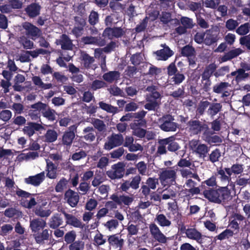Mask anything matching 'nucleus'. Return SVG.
<instances>
[{
  "instance_id": "52",
  "label": "nucleus",
  "mask_w": 250,
  "mask_h": 250,
  "mask_svg": "<svg viewBox=\"0 0 250 250\" xmlns=\"http://www.w3.org/2000/svg\"><path fill=\"white\" fill-rule=\"evenodd\" d=\"M99 15L97 12L92 10L88 16V22L92 26H94L99 22Z\"/></svg>"
},
{
  "instance_id": "40",
  "label": "nucleus",
  "mask_w": 250,
  "mask_h": 250,
  "mask_svg": "<svg viewBox=\"0 0 250 250\" xmlns=\"http://www.w3.org/2000/svg\"><path fill=\"white\" fill-rule=\"evenodd\" d=\"M241 53L242 51L240 48L231 50L222 57L221 60L223 62H227L237 57Z\"/></svg>"
},
{
  "instance_id": "12",
  "label": "nucleus",
  "mask_w": 250,
  "mask_h": 250,
  "mask_svg": "<svg viewBox=\"0 0 250 250\" xmlns=\"http://www.w3.org/2000/svg\"><path fill=\"white\" fill-rule=\"evenodd\" d=\"M125 33V31L122 27H106L103 33V36L112 40L114 38H119Z\"/></svg>"
},
{
  "instance_id": "32",
  "label": "nucleus",
  "mask_w": 250,
  "mask_h": 250,
  "mask_svg": "<svg viewBox=\"0 0 250 250\" xmlns=\"http://www.w3.org/2000/svg\"><path fill=\"white\" fill-rule=\"evenodd\" d=\"M240 66L241 68L237 69V75L235 78V80L237 83L244 80L249 77V73L245 72L246 71H250V70L246 68V62H241L240 63Z\"/></svg>"
},
{
  "instance_id": "17",
  "label": "nucleus",
  "mask_w": 250,
  "mask_h": 250,
  "mask_svg": "<svg viewBox=\"0 0 250 250\" xmlns=\"http://www.w3.org/2000/svg\"><path fill=\"white\" fill-rule=\"evenodd\" d=\"M45 173L41 172L34 176H30L24 179V182L28 185H31L34 187H38L45 179Z\"/></svg>"
},
{
  "instance_id": "2",
  "label": "nucleus",
  "mask_w": 250,
  "mask_h": 250,
  "mask_svg": "<svg viewBox=\"0 0 250 250\" xmlns=\"http://www.w3.org/2000/svg\"><path fill=\"white\" fill-rule=\"evenodd\" d=\"M174 117L170 114H166L158 119L157 124L161 130L165 132L175 131L177 124L173 122Z\"/></svg>"
},
{
  "instance_id": "15",
  "label": "nucleus",
  "mask_w": 250,
  "mask_h": 250,
  "mask_svg": "<svg viewBox=\"0 0 250 250\" xmlns=\"http://www.w3.org/2000/svg\"><path fill=\"white\" fill-rule=\"evenodd\" d=\"M61 212L64 216L66 225L73 226L75 228H82L83 225L81 220L78 219L72 214L67 213L65 210H62Z\"/></svg>"
},
{
  "instance_id": "13",
  "label": "nucleus",
  "mask_w": 250,
  "mask_h": 250,
  "mask_svg": "<svg viewBox=\"0 0 250 250\" xmlns=\"http://www.w3.org/2000/svg\"><path fill=\"white\" fill-rule=\"evenodd\" d=\"M198 142L197 140H192L190 142L191 148L200 157L205 158L209 150V148L206 144H198Z\"/></svg>"
},
{
  "instance_id": "48",
  "label": "nucleus",
  "mask_w": 250,
  "mask_h": 250,
  "mask_svg": "<svg viewBox=\"0 0 250 250\" xmlns=\"http://www.w3.org/2000/svg\"><path fill=\"white\" fill-rule=\"evenodd\" d=\"M221 156V153L220 150L219 148H215L209 155L208 160L211 163H214L219 161Z\"/></svg>"
},
{
  "instance_id": "29",
  "label": "nucleus",
  "mask_w": 250,
  "mask_h": 250,
  "mask_svg": "<svg viewBox=\"0 0 250 250\" xmlns=\"http://www.w3.org/2000/svg\"><path fill=\"white\" fill-rule=\"evenodd\" d=\"M217 67V65L215 63H211L207 65L201 74L202 82H204V80H210V77L214 75Z\"/></svg>"
},
{
  "instance_id": "27",
  "label": "nucleus",
  "mask_w": 250,
  "mask_h": 250,
  "mask_svg": "<svg viewBox=\"0 0 250 250\" xmlns=\"http://www.w3.org/2000/svg\"><path fill=\"white\" fill-rule=\"evenodd\" d=\"M46 226V221L42 219H34L30 221V228L33 233L43 229Z\"/></svg>"
},
{
  "instance_id": "43",
  "label": "nucleus",
  "mask_w": 250,
  "mask_h": 250,
  "mask_svg": "<svg viewBox=\"0 0 250 250\" xmlns=\"http://www.w3.org/2000/svg\"><path fill=\"white\" fill-rule=\"evenodd\" d=\"M155 220L161 227H169L171 223V221L168 220L163 214H159L156 215Z\"/></svg>"
},
{
  "instance_id": "8",
  "label": "nucleus",
  "mask_w": 250,
  "mask_h": 250,
  "mask_svg": "<svg viewBox=\"0 0 250 250\" xmlns=\"http://www.w3.org/2000/svg\"><path fill=\"white\" fill-rule=\"evenodd\" d=\"M125 164L123 162H118L112 165L113 170L107 171V176L112 180L122 178L125 174Z\"/></svg>"
},
{
  "instance_id": "57",
  "label": "nucleus",
  "mask_w": 250,
  "mask_h": 250,
  "mask_svg": "<svg viewBox=\"0 0 250 250\" xmlns=\"http://www.w3.org/2000/svg\"><path fill=\"white\" fill-rule=\"evenodd\" d=\"M222 122V119L219 117L210 123L211 128L213 131H219L221 129Z\"/></svg>"
},
{
  "instance_id": "28",
  "label": "nucleus",
  "mask_w": 250,
  "mask_h": 250,
  "mask_svg": "<svg viewBox=\"0 0 250 250\" xmlns=\"http://www.w3.org/2000/svg\"><path fill=\"white\" fill-rule=\"evenodd\" d=\"M80 59L81 61V64L87 69L92 68V65L95 62L93 57L90 56L84 51L81 52Z\"/></svg>"
},
{
  "instance_id": "20",
  "label": "nucleus",
  "mask_w": 250,
  "mask_h": 250,
  "mask_svg": "<svg viewBox=\"0 0 250 250\" xmlns=\"http://www.w3.org/2000/svg\"><path fill=\"white\" fill-rule=\"evenodd\" d=\"M214 132L212 131L207 130L204 131V140L208 144H214L215 146H219L222 142L223 140L221 137L217 135H214Z\"/></svg>"
},
{
  "instance_id": "55",
  "label": "nucleus",
  "mask_w": 250,
  "mask_h": 250,
  "mask_svg": "<svg viewBox=\"0 0 250 250\" xmlns=\"http://www.w3.org/2000/svg\"><path fill=\"white\" fill-rule=\"evenodd\" d=\"M76 234L74 230L67 232L64 236V240L67 244H71L75 241Z\"/></svg>"
},
{
  "instance_id": "36",
  "label": "nucleus",
  "mask_w": 250,
  "mask_h": 250,
  "mask_svg": "<svg viewBox=\"0 0 250 250\" xmlns=\"http://www.w3.org/2000/svg\"><path fill=\"white\" fill-rule=\"evenodd\" d=\"M176 178V173L174 170L166 169L163 170L160 175V179L162 181L170 180L174 181Z\"/></svg>"
},
{
  "instance_id": "7",
  "label": "nucleus",
  "mask_w": 250,
  "mask_h": 250,
  "mask_svg": "<svg viewBox=\"0 0 250 250\" xmlns=\"http://www.w3.org/2000/svg\"><path fill=\"white\" fill-rule=\"evenodd\" d=\"M107 140L104 146V149L110 150L116 147L121 146L124 143V137L121 133H112L107 137Z\"/></svg>"
},
{
  "instance_id": "3",
  "label": "nucleus",
  "mask_w": 250,
  "mask_h": 250,
  "mask_svg": "<svg viewBox=\"0 0 250 250\" xmlns=\"http://www.w3.org/2000/svg\"><path fill=\"white\" fill-rule=\"evenodd\" d=\"M167 73L170 77V81L172 84L179 85L185 80L184 74L178 71L175 62L170 63L167 67Z\"/></svg>"
},
{
  "instance_id": "41",
  "label": "nucleus",
  "mask_w": 250,
  "mask_h": 250,
  "mask_svg": "<svg viewBox=\"0 0 250 250\" xmlns=\"http://www.w3.org/2000/svg\"><path fill=\"white\" fill-rule=\"evenodd\" d=\"M235 234H236V233H235L231 229H227L219 235L216 236L214 239V240H219L220 241L229 239Z\"/></svg>"
},
{
  "instance_id": "21",
  "label": "nucleus",
  "mask_w": 250,
  "mask_h": 250,
  "mask_svg": "<svg viewBox=\"0 0 250 250\" xmlns=\"http://www.w3.org/2000/svg\"><path fill=\"white\" fill-rule=\"evenodd\" d=\"M43 129L41 124L35 122H28L26 126L23 128V132L24 134L28 137H31L35 133V131H40Z\"/></svg>"
},
{
  "instance_id": "49",
  "label": "nucleus",
  "mask_w": 250,
  "mask_h": 250,
  "mask_svg": "<svg viewBox=\"0 0 250 250\" xmlns=\"http://www.w3.org/2000/svg\"><path fill=\"white\" fill-rule=\"evenodd\" d=\"M229 85L227 82H221L214 85L213 87V91L214 93L220 94L222 93Z\"/></svg>"
},
{
  "instance_id": "23",
  "label": "nucleus",
  "mask_w": 250,
  "mask_h": 250,
  "mask_svg": "<svg viewBox=\"0 0 250 250\" xmlns=\"http://www.w3.org/2000/svg\"><path fill=\"white\" fill-rule=\"evenodd\" d=\"M81 42L84 44H94L100 46H104L106 42L100 37L85 36L81 39Z\"/></svg>"
},
{
  "instance_id": "30",
  "label": "nucleus",
  "mask_w": 250,
  "mask_h": 250,
  "mask_svg": "<svg viewBox=\"0 0 250 250\" xmlns=\"http://www.w3.org/2000/svg\"><path fill=\"white\" fill-rule=\"evenodd\" d=\"M222 107L221 103L210 102L209 106L206 111L207 114L213 118L222 110Z\"/></svg>"
},
{
  "instance_id": "64",
  "label": "nucleus",
  "mask_w": 250,
  "mask_h": 250,
  "mask_svg": "<svg viewBox=\"0 0 250 250\" xmlns=\"http://www.w3.org/2000/svg\"><path fill=\"white\" fill-rule=\"evenodd\" d=\"M67 184V181L66 179L62 177L57 184L55 186V189L57 192H62L66 186Z\"/></svg>"
},
{
  "instance_id": "5",
  "label": "nucleus",
  "mask_w": 250,
  "mask_h": 250,
  "mask_svg": "<svg viewBox=\"0 0 250 250\" xmlns=\"http://www.w3.org/2000/svg\"><path fill=\"white\" fill-rule=\"evenodd\" d=\"M22 28L26 37L33 41L36 40L42 35V30L31 22L23 23Z\"/></svg>"
},
{
  "instance_id": "33",
  "label": "nucleus",
  "mask_w": 250,
  "mask_h": 250,
  "mask_svg": "<svg viewBox=\"0 0 250 250\" xmlns=\"http://www.w3.org/2000/svg\"><path fill=\"white\" fill-rule=\"evenodd\" d=\"M75 137V134L73 130L65 131L62 137V144L63 146H70Z\"/></svg>"
},
{
  "instance_id": "16",
  "label": "nucleus",
  "mask_w": 250,
  "mask_h": 250,
  "mask_svg": "<svg viewBox=\"0 0 250 250\" xmlns=\"http://www.w3.org/2000/svg\"><path fill=\"white\" fill-rule=\"evenodd\" d=\"M56 43L57 45H60L61 48L64 50H72L73 47L72 41L70 39L68 35L63 34H62L60 39L56 40Z\"/></svg>"
},
{
  "instance_id": "34",
  "label": "nucleus",
  "mask_w": 250,
  "mask_h": 250,
  "mask_svg": "<svg viewBox=\"0 0 250 250\" xmlns=\"http://www.w3.org/2000/svg\"><path fill=\"white\" fill-rule=\"evenodd\" d=\"M46 163V177L51 179H56L57 176V166L51 161H47Z\"/></svg>"
},
{
  "instance_id": "24",
  "label": "nucleus",
  "mask_w": 250,
  "mask_h": 250,
  "mask_svg": "<svg viewBox=\"0 0 250 250\" xmlns=\"http://www.w3.org/2000/svg\"><path fill=\"white\" fill-rule=\"evenodd\" d=\"M162 143L163 145H167V150L172 152H176L181 147L179 144L175 141L174 136L162 139Z\"/></svg>"
},
{
  "instance_id": "54",
  "label": "nucleus",
  "mask_w": 250,
  "mask_h": 250,
  "mask_svg": "<svg viewBox=\"0 0 250 250\" xmlns=\"http://www.w3.org/2000/svg\"><path fill=\"white\" fill-rule=\"evenodd\" d=\"M84 243L82 240L75 241L68 246L69 250H84Z\"/></svg>"
},
{
  "instance_id": "6",
  "label": "nucleus",
  "mask_w": 250,
  "mask_h": 250,
  "mask_svg": "<svg viewBox=\"0 0 250 250\" xmlns=\"http://www.w3.org/2000/svg\"><path fill=\"white\" fill-rule=\"evenodd\" d=\"M246 223V218L239 213H233L229 218L228 227L236 234L240 231L241 223Z\"/></svg>"
},
{
  "instance_id": "22",
  "label": "nucleus",
  "mask_w": 250,
  "mask_h": 250,
  "mask_svg": "<svg viewBox=\"0 0 250 250\" xmlns=\"http://www.w3.org/2000/svg\"><path fill=\"white\" fill-rule=\"evenodd\" d=\"M134 138L132 136H126L125 139H124V143L123 145L127 147L128 150L130 152H135L138 150H142L143 147L138 143L133 144Z\"/></svg>"
},
{
  "instance_id": "53",
  "label": "nucleus",
  "mask_w": 250,
  "mask_h": 250,
  "mask_svg": "<svg viewBox=\"0 0 250 250\" xmlns=\"http://www.w3.org/2000/svg\"><path fill=\"white\" fill-rule=\"evenodd\" d=\"M250 30V23L246 22L237 28L236 32L240 35H245L248 33Z\"/></svg>"
},
{
  "instance_id": "35",
  "label": "nucleus",
  "mask_w": 250,
  "mask_h": 250,
  "mask_svg": "<svg viewBox=\"0 0 250 250\" xmlns=\"http://www.w3.org/2000/svg\"><path fill=\"white\" fill-rule=\"evenodd\" d=\"M225 170L227 175L231 176L233 173L235 175L241 174L244 170V167L242 164H235L232 165L230 168L225 167Z\"/></svg>"
},
{
  "instance_id": "44",
  "label": "nucleus",
  "mask_w": 250,
  "mask_h": 250,
  "mask_svg": "<svg viewBox=\"0 0 250 250\" xmlns=\"http://www.w3.org/2000/svg\"><path fill=\"white\" fill-rule=\"evenodd\" d=\"M195 53V49L189 45H185L181 49V54L182 56L188 58L194 56Z\"/></svg>"
},
{
  "instance_id": "56",
  "label": "nucleus",
  "mask_w": 250,
  "mask_h": 250,
  "mask_svg": "<svg viewBox=\"0 0 250 250\" xmlns=\"http://www.w3.org/2000/svg\"><path fill=\"white\" fill-rule=\"evenodd\" d=\"M130 61L131 64H133L134 66L139 65L143 61L141 53H136L133 54L130 58Z\"/></svg>"
},
{
  "instance_id": "9",
  "label": "nucleus",
  "mask_w": 250,
  "mask_h": 250,
  "mask_svg": "<svg viewBox=\"0 0 250 250\" xmlns=\"http://www.w3.org/2000/svg\"><path fill=\"white\" fill-rule=\"evenodd\" d=\"M189 132L193 135L200 134L202 131L208 130V125L203 123L198 120H190L187 123Z\"/></svg>"
},
{
  "instance_id": "11",
  "label": "nucleus",
  "mask_w": 250,
  "mask_h": 250,
  "mask_svg": "<svg viewBox=\"0 0 250 250\" xmlns=\"http://www.w3.org/2000/svg\"><path fill=\"white\" fill-rule=\"evenodd\" d=\"M149 228L152 237L159 243L166 244L167 240L169 239L168 237H167L162 232L159 227L155 224H150Z\"/></svg>"
},
{
  "instance_id": "10",
  "label": "nucleus",
  "mask_w": 250,
  "mask_h": 250,
  "mask_svg": "<svg viewBox=\"0 0 250 250\" xmlns=\"http://www.w3.org/2000/svg\"><path fill=\"white\" fill-rule=\"evenodd\" d=\"M74 26L72 30V33L76 38L83 35L86 24V19L82 17L75 16L74 17Z\"/></svg>"
},
{
  "instance_id": "50",
  "label": "nucleus",
  "mask_w": 250,
  "mask_h": 250,
  "mask_svg": "<svg viewBox=\"0 0 250 250\" xmlns=\"http://www.w3.org/2000/svg\"><path fill=\"white\" fill-rule=\"evenodd\" d=\"M207 32H208V33H207L205 35L204 43L209 46L215 43L217 41V39L216 36L210 33L209 30H207Z\"/></svg>"
},
{
  "instance_id": "37",
  "label": "nucleus",
  "mask_w": 250,
  "mask_h": 250,
  "mask_svg": "<svg viewBox=\"0 0 250 250\" xmlns=\"http://www.w3.org/2000/svg\"><path fill=\"white\" fill-rule=\"evenodd\" d=\"M107 241L110 246H115L117 248L119 247L121 249L124 244V239L122 238L119 239L117 234L109 236Z\"/></svg>"
},
{
  "instance_id": "47",
  "label": "nucleus",
  "mask_w": 250,
  "mask_h": 250,
  "mask_svg": "<svg viewBox=\"0 0 250 250\" xmlns=\"http://www.w3.org/2000/svg\"><path fill=\"white\" fill-rule=\"evenodd\" d=\"M185 87L182 86L179 87L177 90L171 92L169 96L173 98L174 99L178 100L179 99L184 98L185 97Z\"/></svg>"
},
{
  "instance_id": "46",
  "label": "nucleus",
  "mask_w": 250,
  "mask_h": 250,
  "mask_svg": "<svg viewBox=\"0 0 250 250\" xmlns=\"http://www.w3.org/2000/svg\"><path fill=\"white\" fill-rule=\"evenodd\" d=\"M35 213L37 216L41 217H47L51 214V211L49 209H44L42 206H38L36 208Z\"/></svg>"
},
{
  "instance_id": "39",
  "label": "nucleus",
  "mask_w": 250,
  "mask_h": 250,
  "mask_svg": "<svg viewBox=\"0 0 250 250\" xmlns=\"http://www.w3.org/2000/svg\"><path fill=\"white\" fill-rule=\"evenodd\" d=\"M120 77V73L117 71H111L105 73L103 75V79L106 82L112 83L114 81L118 80Z\"/></svg>"
},
{
  "instance_id": "59",
  "label": "nucleus",
  "mask_w": 250,
  "mask_h": 250,
  "mask_svg": "<svg viewBox=\"0 0 250 250\" xmlns=\"http://www.w3.org/2000/svg\"><path fill=\"white\" fill-rule=\"evenodd\" d=\"M229 71V67L228 65L224 66L216 69L214 71V76L216 78H219L225 76Z\"/></svg>"
},
{
  "instance_id": "62",
  "label": "nucleus",
  "mask_w": 250,
  "mask_h": 250,
  "mask_svg": "<svg viewBox=\"0 0 250 250\" xmlns=\"http://www.w3.org/2000/svg\"><path fill=\"white\" fill-rule=\"evenodd\" d=\"M126 229L128 232L127 234V237H131L132 235H137L139 231V228L137 225L129 224V223L128 224V226Z\"/></svg>"
},
{
  "instance_id": "18",
  "label": "nucleus",
  "mask_w": 250,
  "mask_h": 250,
  "mask_svg": "<svg viewBox=\"0 0 250 250\" xmlns=\"http://www.w3.org/2000/svg\"><path fill=\"white\" fill-rule=\"evenodd\" d=\"M42 7L39 3L33 2L24 9L27 15L30 18H34L40 14Z\"/></svg>"
},
{
  "instance_id": "26",
  "label": "nucleus",
  "mask_w": 250,
  "mask_h": 250,
  "mask_svg": "<svg viewBox=\"0 0 250 250\" xmlns=\"http://www.w3.org/2000/svg\"><path fill=\"white\" fill-rule=\"evenodd\" d=\"M186 236L189 239L196 241L198 244H202L203 243V237L204 236L195 228L187 229Z\"/></svg>"
},
{
  "instance_id": "45",
  "label": "nucleus",
  "mask_w": 250,
  "mask_h": 250,
  "mask_svg": "<svg viewBox=\"0 0 250 250\" xmlns=\"http://www.w3.org/2000/svg\"><path fill=\"white\" fill-rule=\"evenodd\" d=\"M45 141L48 143L55 142L58 137L57 132L53 129H48L44 135Z\"/></svg>"
},
{
  "instance_id": "1",
  "label": "nucleus",
  "mask_w": 250,
  "mask_h": 250,
  "mask_svg": "<svg viewBox=\"0 0 250 250\" xmlns=\"http://www.w3.org/2000/svg\"><path fill=\"white\" fill-rule=\"evenodd\" d=\"M203 194L209 201L223 205L228 204L232 199L230 190L228 187H220L216 189H205Z\"/></svg>"
},
{
  "instance_id": "42",
  "label": "nucleus",
  "mask_w": 250,
  "mask_h": 250,
  "mask_svg": "<svg viewBox=\"0 0 250 250\" xmlns=\"http://www.w3.org/2000/svg\"><path fill=\"white\" fill-rule=\"evenodd\" d=\"M84 139L86 141L92 142L95 139V135L94 134V129L93 127L87 126L85 127L83 130Z\"/></svg>"
},
{
  "instance_id": "31",
  "label": "nucleus",
  "mask_w": 250,
  "mask_h": 250,
  "mask_svg": "<svg viewBox=\"0 0 250 250\" xmlns=\"http://www.w3.org/2000/svg\"><path fill=\"white\" fill-rule=\"evenodd\" d=\"M63 221L61 214H54L49 219V226L52 229H56L63 224Z\"/></svg>"
},
{
  "instance_id": "14",
  "label": "nucleus",
  "mask_w": 250,
  "mask_h": 250,
  "mask_svg": "<svg viewBox=\"0 0 250 250\" xmlns=\"http://www.w3.org/2000/svg\"><path fill=\"white\" fill-rule=\"evenodd\" d=\"M64 200L71 207L75 208L79 202L80 196L77 192L68 189L64 193Z\"/></svg>"
},
{
  "instance_id": "51",
  "label": "nucleus",
  "mask_w": 250,
  "mask_h": 250,
  "mask_svg": "<svg viewBox=\"0 0 250 250\" xmlns=\"http://www.w3.org/2000/svg\"><path fill=\"white\" fill-rule=\"evenodd\" d=\"M94 127L99 132H104L106 130V125L104 122L99 119H94L92 122Z\"/></svg>"
},
{
  "instance_id": "58",
  "label": "nucleus",
  "mask_w": 250,
  "mask_h": 250,
  "mask_svg": "<svg viewBox=\"0 0 250 250\" xmlns=\"http://www.w3.org/2000/svg\"><path fill=\"white\" fill-rule=\"evenodd\" d=\"M20 42L25 49H31L34 47V42L27 37H21Z\"/></svg>"
},
{
  "instance_id": "25",
  "label": "nucleus",
  "mask_w": 250,
  "mask_h": 250,
  "mask_svg": "<svg viewBox=\"0 0 250 250\" xmlns=\"http://www.w3.org/2000/svg\"><path fill=\"white\" fill-rule=\"evenodd\" d=\"M161 46L163 47V48L157 50L155 54L158 57V60L166 61L174 54V52L166 44H162Z\"/></svg>"
},
{
  "instance_id": "61",
  "label": "nucleus",
  "mask_w": 250,
  "mask_h": 250,
  "mask_svg": "<svg viewBox=\"0 0 250 250\" xmlns=\"http://www.w3.org/2000/svg\"><path fill=\"white\" fill-rule=\"evenodd\" d=\"M146 102L147 103L144 105V107L148 111H155L159 107L158 102L155 100Z\"/></svg>"
},
{
  "instance_id": "63",
  "label": "nucleus",
  "mask_w": 250,
  "mask_h": 250,
  "mask_svg": "<svg viewBox=\"0 0 250 250\" xmlns=\"http://www.w3.org/2000/svg\"><path fill=\"white\" fill-rule=\"evenodd\" d=\"M109 7L112 11L114 13H118L124 9L123 4L117 1H111L109 3Z\"/></svg>"
},
{
  "instance_id": "60",
  "label": "nucleus",
  "mask_w": 250,
  "mask_h": 250,
  "mask_svg": "<svg viewBox=\"0 0 250 250\" xmlns=\"http://www.w3.org/2000/svg\"><path fill=\"white\" fill-rule=\"evenodd\" d=\"M41 113V111H39L38 109H30L28 112V116L31 120L37 121H39L41 122V124H42L40 119Z\"/></svg>"
},
{
  "instance_id": "4",
  "label": "nucleus",
  "mask_w": 250,
  "mask_h": 250,
  "mask_svg": "<svg viewBox=\"0 0 250 250\" xmlns=\"http://www.w3.org/2000/svg\"><path fill=\"white\" fill-rule=\"evenodd\" d=\"M31 108L38 109L41 111L42 116L48 120L53 122L56 120V112L55 110L51 109L49 106L41 102H38L31 105Z\"/></svg>"
},
{
  "instance_id": "38",
  "label": "nucleus",
  "mask_w": 250,
  "mask_h": 250,
  "mask_svg": "<svg viewBox=\"0 0 250 250\" xmlns=\"http://www.w3.org/2000/svg\"><path fill=\"white\" fill-rule=\"evenodd\" d=\"M210 104V102L207 100L201 101L198 104L196 110V115L199 117L203 116L207 111Z\"/></svg>"
},
{
  "instance_id": "19",
  "label": "nucleus",
  "mask_w": 250,
  "mask_h": 250,
  "mask_svg": "<svg viewBox=\"0 0 250 250\" xmlns=\"http://www.w3.org/2000/svg\"><path fill=\"white\" fill-rule=\"evenodd\" d=\"M52 235V231L48 229H43L42 231H39L33 233V236L37 243L42 244L45 241L49 240Z\"/></svg>"
}]
</instances>
